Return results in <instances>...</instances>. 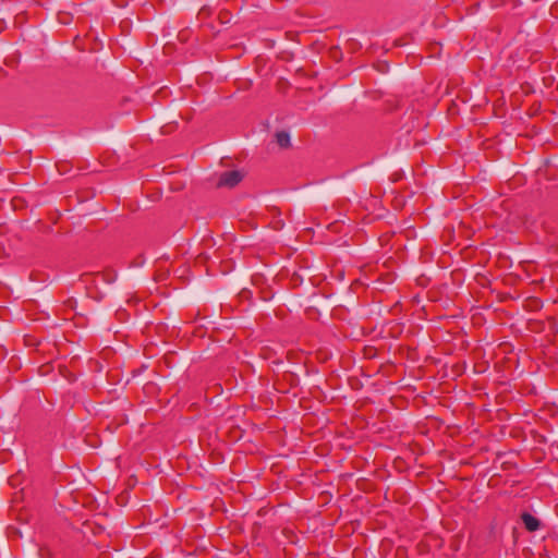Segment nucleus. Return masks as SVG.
Segmentation results:
<instances>
[{"label":"nucleus","instance_id":"1","mask_svg":"<svg viewBox=\"0 0 558 558\" xmlns=\"http://www.w3.org/2000/svg\"><path fill=\"white\" fill-rule=\"evenodd\" d=\"M243 179V173L239 170L225 171L220 174L218 185L233 187L238 185Z\"/></svg>","mask_w":558,"mask_h":558},{"label":"nucleus","instance_id":"2","mask_svg":"<svg viewBox=\"0 0 558 558\" xmlns=\"http://www.w3.org/2000/svg\"><path fill=\"white\" fill-rule=\"evenodd\" d=\"M522 522L525 529L530 532H535L539 529V520L532 515L531 513L524 512L521 515Z\"/></svg>","mask_w":558,"mask_h":558},{"label":"nucleus","instance_id":"3","mask_svg":"<svg viewBox=\"0 0 558 558\" xmlns=\"http://www.w3.org/2000/svg\"><path fill=\"white\" fill-rule=\"evenodd\" d=\"M140 25H141V23L138 20H137L135 27H134V22L131 19L122 20L119 24L121 35H129L132 32H138Z\"/></svg>","mask_w":558,"mask_h":558},{"label":"nucleus","instance_id":"4","mask_svg":"<svg viewBox=\"0 0 558 558\" xmlns=\"http://www.w3.org/2000/svg\"><path fill=\"white\" fill-rule=\"evenodd\" d=\"M276 142L282 148L289 147L290 146V135H289V133H287L284 131L277 132L276 133Z\"/></svg>","mask_w":558,"mask_h":558},{"label":"nucleus","instance_id":"5","mask_svg":"<svg viewBox=\"0 0 558 558\" xmlns=\"http://www.w3.org/2000/svg\"><path fill=\"white\" fill-rule=\"evenodd\" d=\"M84 37H78V36H75L74 39H73V46L77 49H82L81 48V41Z\"/></svg>","mask_w":558,"mask_h":558},{"label":"nucleus","instance_id":"6","mask_svg":"<svg viewBox=\"0 0 558 558\" xmlns=\"http://www.w3.org/2000/svg\"><path fill=\"white\" fill-rule=\"evenodd\" d=\"M430 46H432V47H430V49H432L433 54L438 53V50H439V44H438V43H434V44H432Z\"/></svg>","mask_w":558,"mask_h":558},{"label":"nucleus","instance_id":"7","mask_svg":"<svg viewBox=\"0 0 558 558\" xmlns=\"http://www.w3.org/2000/svg\"><path fill=\"white\" fill-rule=\"evenodd\" d=\"M402 39H403L402 37H401V38L396 39V40L393 41V45H395V46H397V47H401V46L407 45V43H405V41H403Z\"/></svg>","mask_w":558,"mask_h":558},{"label":"nucleus","instance_id":"8","mask_svg":"<svg viewBox=\"0 0 558 558\" xmlns=\"http://www.w3.org/2000/svg\"><path fill=\"white\" fill-rule=\"evenodd\" d=\"M345 44H347L348 48L353 49L354 46L356 45V41H355V39H348Z\"/></svg>","mask_w":558,"mask_h":558},{"label":"nucleus","instance_id":"9","mask_svg":"<svg viewBox=\"0 0 558 558\" xmlns=\"http://www.w3.org/2000/svg\"><path fill=\"white\" fill-rule=\"evenodd\" d=\"M75 303H76V301H74V300L70 299V300H68L66 305H68L69 307H71V308H74V304H75Z\"/></svg>","mask_w":558,"mask_h":558},{"label":"nucleus","instance_id":"10","mask_svg":"<svg viewBox=\"0 0 558 558\" xmlns=\"http://www.w3.org/2000/svg\"><path fill=\"white\" fill-rule=\"evenodd\" d=\"M272 44H274V40H271V39H266L265 40V46L266 47H272Z\"/></svg>","mask_w":558,"mask_h":558},{"label":"nucleus","instance_id":"11","mask_svg":"<svg viewBox=\"0 0 558 558\" xmlns=\"http://www.w3.org/2000/svg\"><path fill=\"white\" fill-rule=\"evenodd\" d=\"M227 16H228V13H225L223 19H227ZM220 20H221V22H220V23H226V22H228V20H222V16L220 17Z\"/></svg>","mask_w":558,"mask_h":558},{"label":"nucleus","instance_id":"12","mask_svg":"<svg viewBox=\"0 0 558 558\" xmlns=\"http://www.w3.org/2000/svg\"><path fill=\"white\" fill-rule=\"evenodd\" d=\"M286 36H289V35H300L299 32H295V33H292V32H286L284 34Z\"/></svg>","mask_w":558,"mask_h":558},{"label":"nucleus","instance_id":"13","mask_svg":"<svg viewBox=\"0 0 558 558\" xmlns=\"http://www.w3.org/2000/svg\"><path fill=\"white\" fill-rule=\"evenodd\" d=\"M4 31V23L0 22V33Z\"/></svg>","mask_w":558,"mask_h":558},{"label":"nucleus","instance_id":"14","mask_svg":"<svg viewBox=\"0 0 558 558\" xmlns=\"http://www.w3.org/2000/svg\"><path fill=\"white\" fill-rule=\"evenodd\" d=\"M206 14V9H202L201 12H199V16H203Z\"/></svg>","mask_w":558,"mask_h":558},{"label":"nucleus","instance_id":"15","mask_svg":"<svg viewBox=\"0 0 558 558\" xmlns=\"http://www.w3.org/2000/svg\"><path fill=\"white\" fill-rule=\"evenodd\" d=\"M205 27L214 28V26L211 24L204 25L203 28L205 29Z\"/></svg>","mask_w":558,"mask_h":558},{"label":"nucleus","instance_id":"16","mask_svg":"<svg viewBox=\"0 0 558 558\" xmlns=\"http://www.w3.org/2000/svg\"><path fill=\"white\" fill-rule=\"evenodd\" d=\"M163 49H165V50H168V49H169V44H165Z\"/></svg>","mask_w":558,"mask_h":558},{"label":"nucleus","instance_id":"17","mask_svg":"<svg viewBox=\"0 0 558 558\" xmlns=\"http://www.w3.org/2000/svg\"><path fill=\"white\" fill-rule=\"evenodd\" d=\"M221 32H222L221 29H217L214 35H217V34H219Z\"/></svg>","mask_w":558,"mask_h":558}]
</instances>
